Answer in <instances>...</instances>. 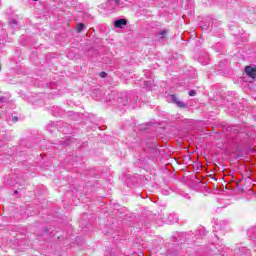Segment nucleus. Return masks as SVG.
<instances>
[{
	"label": "nucleus",
	"mask_w": 256,
	"mask_h": 256,
	"mask_svg": "<svg viewBox=\"0 0 256 256\" xmlns=\"http://www.w3.org/2000/svg\"><path fill=\"white\" fill-rule=\"evenodd\" d=\"M117 7H121V1L120 0H108L106 3V11H115Z\"/></svg>",
	"instance_id": "nucleus-1"
},
{
	"label": "nucleus",
	"mask_w": 256,
	"mask_h": 256,
	"mask_svg": "<svg viewBox=\"0 0 256 256\" xmlns=\"http://www.w3.org/2000/svg\"><path fill=\"white\" fill-rule=\"evenodd\" d=\"M245 73L248 75V77H251V79H255V77H256V68H253L251 66H247L245 68Z\"/></svg>",
	"instance_id": "nucleus-2"
},
{
	"label": "nucleus",
	"mask_w": 256,
	"mask_h": 256,
	"mask_svg": "<svg viewBox=\"0 0 256 256\" xmlns=\"http://www.w3.org/2000/svg\"><path fill=\"white\" fill-rule=\"evenodd\" d=\"M127 25V20L125 19H119L115 21V27L118 29H123Z\"/></svg>",
	"instance_id": "nucleus-3"
},
{
	"label": "nucleus",
	"mask_w": 256,
	"mask_h": 256,
	"mask_svg": "<svg viewBox=\"0 0 256 256\" xmlns=\"http://www.w3.org/2000/svg\"><path fill=\"white\" fill-rule=\"evenodd\" d=\"M172 99H173L174 103H176V105H178V107H182V108L187 107V104H185L184 102L179 100V98H176L175 95L172 96Z\"/></svg>",
	"instance_id": "nucleus-4"
},
{
	"label": "nucleus",
	"mask_w": 256,
	"mask_h": 256,
	"mask_svg": "<svg viewBox=\"0 0 256 256\" xmlns=\"http://www.w3.org/2000/svg\"><path fill=\"white\" fill-rule=\"evenodd\" d=\"M83 29H85V24H83V23H79L76 27L77 33H81V31H83Z\"/></svg>",
	"instance_id": "nucleus-5"
},
{
	"label": "nucleus",
	"mask_w": 256,
	"mask_h": 256,
	"mask_svg": "<svg viewBox=\"0 0 256 256\" xmlns=\"http://www.w3.org/2000/svg\"><path fill=\"white\" fill-rule=\"evenodd\" d=\"M160 38L165 39V36L167 35V30H162L159 32Z\"/></svg>",
	"instance_id": "nucleus-6"
},
{
	"label": "nucleus",
	"mask_w": 256,
	"mask_h": 256,
	"mask_svg": "<svg viewBox=\"0 0 256 256\" xmlns=\"http://www.w3.org/2000/svg\"><path fill=\"white\" fill-rule=\"evenodd\" d=\"M189 95H190V97H195L197 95V92H195V90H191L189 92Z\"/></svg>",
	"instance_id": "nucleus-7"
},
{
	"label": "nucleus",
	"mask_w": 256,
	"mask_h": 256,
	"mask_svg": "<svg viewBox=\"0 0 256 256\" xmlns=\"http://www.w3.org/2000/svg\"><path fill=\"white\" fill-rule=\"evenodd\" d=\"M100 77H102V78L107 77V73H105V72H101V73H100Z\"/></svg>",
	"instance_id": "nucleus-8"
},
{
	"label": "nucleus",
	"mask_w": 256,
	"mask_h": 256,
	"mask_svg": "<svg viewBox=\"0 0 256 256\" xmlns=\"http://www.w3.org/2000/svg\"><path fill=\"white\" fill-rule=\"evenodd\" d=\"M10 23L12 24V27H15V25H17V22H15L14 20L10 21Z\"/></svg>",
	"instance_id": "nucleus-9"
},
{
	"label": "nucleus",
	"mask_w": 256,
	"mask_h": 256,
	"mask_svg": "<svg viewBox=\"0 0 256 256\" xmlns=\"http://www.w3.org/2000/svg\"><path fill=\"white\" fill-rule=\"evenodd\" d=\"M12 121H14V123H17V121H18L17 117H13Z\"/></svg>",
	"instance_id": "nucleus-10"
},
{
	"label": "nucleus",
	"mask_w": 256,
	"mask_h": 256,
	"mask_svg": "<svg viewBox=\"0 0 256 256\" xmlns=\"http://www.w3.org/2000/svg\"><path fill=\"white\" fill-rule=\"evenodd\" d=\"M177 221H179V219L176 218L174 222L177 223Z\"/></svg>",
	"instance_id": "nucleus-11"
},
{
	"label": "nucleus",
	"mask_w": 256,
	"mask_h": 256,
	"mask_svg": "<svg viewBox=\"0 0 256 256\" xmlns=\"http://www.w3.org/2000/svg\"><path fill=\"white\" fill-rule=\"evenodd\" d=\"M171 217H172V216L170 215L169 218H168L170 221H171Z\"/></svg>",
	"instance_id": "nucleus-12"
},
{
	"label": "nucleus",
	"mask_w": 256,
	"mask_h": 256,
	"mask_svg": "<svg viewBox=\"0 0 256 256\" xmlns=\"http://www.w3.org/2000/svg\"><path fill=\"white\" fill-rule=\"evenodd\" d=\"M0 101H3L2 99H0Z\"/></svg>",
	"instance_id": "nucleus-13"
},
{
	"label": "nucleus",
	"mask_w": 256,
	"mask_h": 256,
	"mask_svg": "<svg viewBox=\"0 0 256 256\" xmlns=\"http://www.w3.org/2000/svg\"><path fill=\"white\" fill-rule=\"evenodd\" d=\"M34 1H37V0H34Z\"/></svg>",
	"instance_id": "nucleus-14"
}]
</instances>
